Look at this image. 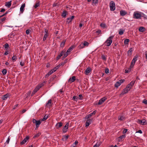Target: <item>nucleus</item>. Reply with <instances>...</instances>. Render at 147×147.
<instances>
[{
    "label": "nucleus",
    "instance_id": "obj_1",
    "mask_svg": "<svg viewBox=\"0 0 147 147\" xmlns=\"http://www.w3.org/2000/svg\"><path fill=\"white\" fill-rule=\"evenodd\" d=\"M133 16V18L137 19H141L142 17L145 18L146 16L143 13L138 11L134 12Z\"/></svg>",
    "mask_w": 147,
    "mask_h": 147
},
{
    "label": "nucleus",
    "instance_id": "obj_2",
    "mask_svg": "<svg viewBox=\"0 0 147 147\" xmlns=\"http://www.w3.org/2000/svg\"><path fill=\"white\" fill-rule=\"evenodd\" d=\"M46 82H47L46 81H44L43 82L41 83L40 84H39L33 90L32 96L33 94L36 92L41 88L45 84H46Z\"/></svg>",
    "mask_w": 147,
    "mask_h": 147
},
{
    "label": "nucleus",
    "instance_id": "obj_3",
    "mask_svg": "<svg viewBox=\"0 0 147 147\" xmlns=\"http://www.w3.org/2000/svg\"><path fill=\"white\" fill-rule=\"evenodd\" d=\"M113 37V36H110L108 38L105 42L106 46L107 47L110 46L112 42V39Z\"/></svg>",
    "mask_w": 147,
    "mask_h": 147
},
{
    "label": "nucleus",
    "instance_id": "obj_4",
    "mask_svg": "<svg viewBox=\"0 0 147 147\" xmlns=\"http://www.w3.org/2000/svg\"><path fill=\"white\" fill-rule=\"evenodd\" d=\"M138 58V55H136L135 56H134V57L133 59V60L131 62V64L130 65L131 68H132L133 67L136 61H137V60Z\"/></svg>",
    "mask_w": 147,
    "mask_h": 147
},
{
    "label": "nucleus",
    "instance_id": "obj_5",
    "mask_svg": "<svg viewBox=\"0 0 147 147\" xmlns=\"http://www.w3.org/2000/svg\"><path fill=\"white\" fill-rule=\"evenodd\" d=\"M110 9L111 11H114L115 9V4L113 1H111L110 3Z\"/></svg>",
    "mask_w": 147,
    "mask_h": 147
},
{
    "label": "nucleus",
    "instance_id": "obj_6",
    "mask_svg": "<svg viewBox=\"0 0 147 147\" xmlns=\"http://www.w3.org/2000/svg\"><path fill=\"white\" fill-rule=\"evenodd\" d=\"M137 122L139 124L142 125H145L147 123L146 120L145 119L142 120L138 119V120Z\"/></svg>",
    "mask_w": 147,
    "mask_h": 147
},
{
    "label": "nucleus",
    "instance_id": "obj_7",
    "mask_svg": "<svg viewBox=\"0 0 147 147\" xmlns=\"http://www.w3.org/2000/svg\"><path fill=\"white\" fill-rule=\"evenodd\" d=\"M89 44V43L86 41H84V42H82L80 45V48L81 49L84 48L85 47H87Z\"/></svg>",
    "mask_w": 147,
    "mask_h": 147
},
{
    "label": "nucleus",
    "instance_id": "obj_8",
    "mask_svg": "<svg viewBox=\"0 0 147 147\" xmlns=\"http://www.w3.org/2000/svg\"><path fill=\"white\" fill-rule=\"evenodd\" d=\"M25 7V3L23 4L22 5L20 8V14L23 13Z\"/></svg>",
    "mask_w": 147,
    "mask_h": 147
},
{
    "label": "nucleus",
    "instance_id": "obj_9",
    "mask_svg": "<svg viewBox=\"0 0 147 147\" xmlns=\"http://www.w3.org/2000/svg\"><path fill=\"white\" fill-rule=\"evenodd\" d=\"M87 120L86 121L85 123V126L87 127L88 126L90 125L91 123L92 119H87Z\"/></svg>",
    "mask_w": 147,
    "mask_h": 147
},
{
    "label": "nucleus",
    "instance_id": "obj_10",
    "mask_svg": "<svg viewBox=\"0 0 147 147\" xmlns=\"http://www.w3.org/2000/svg\"><path fill=\"white\" fill-rule=\"evenodd\" d=\"M96 110L94 111L92 113L86 116L85 117V119H88L90 118L93 115H95L96 114Z\"/></svg>",
    "mask_w": 147,
    "mask_h": 147
},
{
    "label": "nucleus",
    "instance_id": "obj_11",
    "mask_svg": "<svg viewBox=\"0 0 147 147\" xmlns=\"http://www.w3.org/2000/svg\"><path fill=\"white\" fill-rule=\"evenodd\" d=\"M107 98L106 97H104L98 101V105H100L103 103L104 101L107 99Z\"/></svg>",
    "mask_w": 147,
    "mask_h": 147
},
{
    "label": "nucleus",
    "instance_id": "obj_12",
    "mask_svg": "<svg viewBox=\"0 0 147 147\" xmlns=\"http://www.w3.org/2000/svg\"><path fill=\"white\" fill-rule=\"evenodd\" d=\"M125 137V135H122L118 137L117 139V140L119 142H121L122 141V140L123 138H124Z\"/></svg>",
    "mask_w": 147,
    "mask_h": 147
},
{
    "label": "nucleus",
    "instance_id": "obj_13",
    "mask_svg": "<svg viewBox=\"0 0 147 147\" xmlns=\"http://www.w3.org/2000/svg\"><path fill=\"white\" fill-rule=\"evenodd\" d=\"M45 34L44 35V37L43 39V41H45L48 36V31L47 30H45Z\"/></svg>",
    "mask_w": 147,
    "mask_h": 147
},
{
    "label": "nucleus",
    "instance_id": "obj_14",
    "mask_svg": "<svg viewBox=\"0 0 147 147\" xmlns=\"http://www.w3.org/2000/svg\"><path fill=\"white\" fill-rule=\"evenodd\" d=\"M92 71V69L90 67L87 68L85 71V74L88 75Z\"/></svg>",
    "mask_w": 147,
    "mask_h": 147
},
{
    "label": "nucleus",
    "instance_id": "obj_15",
    "mask_svg": "<svg viewBox=\"0 0 147 147\" xmlns=\"http://www.w3.org/2000/svg\"><path fill=\"white\" fill-rule=\"evenodd\" d=\"M76 80V77L75 76H73L71 78H69L68 80V82L70 83L74 82Z\"/></svg>",
    "mask_w": 147,
    "mask_h": 147
},
{
    "label": "nucleus",
    "instance_id": "obj_16",
    "mask_svg": "<svg viewBox=\"0 0 147 147\" xmlns=\"http://www.w3.org/2000/svg\"><path fill=\"white\" fill-rule=\"evenodd\" d=\"M29 137L28 136H27L26 137L24 140H23L21 142L20 144L22 145L24 144L29 139Z\"/></svg>",
    "mask_w": 147,
    "mask_h": 147
},
{
    "label": "nucleus",
    "instance_id": "obj_17",
    "mask_svg": "<svg viewBox=\"0 0 147 147\" xmlns=\"http://www.w3.org/2000/svg\"><path fill=\"white\" fill-rule=\"evenodd\" d=\"M74 16H71V17H69L68 18H67V22L68 23H69L71 22L72 20L74 19Z\"/></svg>",
    "mask_w": 147,
    "mask_h": 147
},
{
    "label": "nucleus",
    "instance_id": "obj_18",
    "mask_svg": "<svg viewBox=\"0 0 147 147\" xmlns=\"http://www.w3.org/2000/svg\"><path fill=\"white\" fill-rule=\"evenodd\" d=\"M63 125V123L61 122H59L56 123L55 126L58 129L61 127Z\"/></svg>",
    "mask_w": 147,
    "mask_h": 147
},
{
    "label": "nucleus",
    "instance_id": "obj_19",
    "mask_svg": "<svg viewBox=\"0 0 147 147\" xmlns=\"http://www.w3.org/2000/svg\"><path fill=\"white\" fill-rule=\"evenodd\" d=\"M118 119L120 121H123L125 119V117L123 115H121L118 117Z\"/></svg>",
    "mask_w": 147,
    "mask_h": 147
},
{
    "label": "nucleus",
    "instance_id": "obj_20",
    "mask_svg": "<svg viewBox=\"0 0 147 147\" xmlns=\"http://www.w3.org/2000/svg\"><path fill=\"white\" fill-rule=\"evenodd\" d=\"M127 14V12L124 10H121L120 11V15L124 16Z\"/></svg>",
    "mask_w": 147,
    "mask_h": 147
},
{
    "label": "nucleus",
    "instance_id": "obj_21",
    "mask_svg": "<svg viewBox=\"0 0 147 147\" xmlns=\"http://www.w3.org/2000/svg\"><path fill=\"white\" fill-rule=\"evenodd\" d=\"M9 94H7L3 96L2 97V99L3 100H6L7 98L9 97Z\"/></svg>",
    "mask_w": 147,
    "mask_h": 147
},
{
    "label": "nucleus",
    "instance_id": "obj_22",
    "mask_svg": "<svg viewBox=\"0 0 147 147\" xmlns=\"http://www.w3.org/2000/svg\"><path fill=\"white\" fill-rule=\"evenodd\" d=\"M41 121L40 120H37L35 123L36 127V128H38L39 127L41 123Z\"/></svg>",
    "mask_w": 147,
    "mask_h": 147
},
{
    "label": "nucleus",
    "instance_id": "obj_23",
    "mask_svg": "<svg viewBox=\"0 0 147 147\" xmlns=\"http://www.w3.org/2000/svg\"><path fill=\"white\" fill-rule=\"evenodd\" d=\"M67 14V12L66 11H64L62 13L61 16L63 18H65Z\"/></svg>",
    "mask_w": 147,
    "mask_h": 147
},
{
    "label": "nucleus",
    "instance_id": "obj_24",
    "mask_svg": "<svg viewBox=\"0 0 147 147\" xmlns=\"http://www.w3.org/2000/svg\"><path fill=\"white\" fill-rule=\"evenodd\" d=\"M128 91H127V90L125 88L123 90L122 93L120 94V95L121 96V95H123L125 94Z\"/></svg>",
    "mask_w": 147,
    "mask_h": 147
},
{
    "label": "nucleus",
    "instance_id": "obj_25",
    "mask_svg": "<svg viewBox=\"0 0 147 147\" xmlns=\"http://www.w3.org/2000/svg\"><path fill=\"white\" fill-rule=\"evenodd\" d=\"M145 28L143 27H140L139 29V31L140 32H143L145 31Z\"/></svg>",
    "mask_w": 147,
    "mask_h": 147
},
{
    "label": "nucleus",
    "instance_id": "obj_26",
    "mask_svg": "<svg viewBox=\"0 0 147 147\" xmlns=\"http://www.w3.org/2000/svg\"><path fill=\"white\" fill-rule=\"evenodd\" d=\"M74 47V46H71V47H70L67 50V52H68L70 54L71 51L73 50Z\"/></svg>",
    "mask_w": 147,
    "mask_h": 147
},
{
    "label": "nucleus",
    "instance_id": "obj_27",
    "mask_svg": "<svg viewBox=\"0 0 147 147\" xmlns=\"http://www.w3.org/2000/svg\"><path fill=\"white\" fill-rule=\"evenodd\" d=\"M52 100L50 99L49 100L46 104V106L48 107V106H51V105Z\"/></svg>",
    "mask_w": 147,
    "mask_h": 147
},
{
    "label": "nucleus",
    "instance_id": "obj_28",
    "mask_svg": "<svg viewBox=\"0 0 147 147\" xmlns=\"http://www.w3.org/2000/svg\"><path fill=\"white\" fill-rule=\"evenodd\" d=\"M11 1L7 2L5 3V5L7 7H10L11 5Z\"/></svg>",
    "mask_w": 147,
    "mask_h": 147
},
{
    "label": "nucleus",
    "instance_id": "obj_29",
    "mask_svg": "<svg viewBox=\"0 0 147 147\" xmlns=\"http://www.w3.org/2000/svg\"><path fill=\"white\" fill-rule=\"evenodd\" d=\"M124 32V30L120 29L119 32V34L120 35H122V34H123Z\"/></svg>",
    "mask_w": 147,
    "mask_h": 147
},
{
    "label": "nucleus",
    "instance_id": "obj_30",
    "mask_svg": "<svg viewBox=\"0 0 147 147\" xmlns=\"http://www.w3.org/2000/svg\"><path fill=\"white\" fill-rule=\"evenodd\" d=\"M129 39H125V40H124V44L125 45H127L128 44V42H129Z\"/></svg>",
    "mask_w": 147,
    "mask_h": 147
},
{
    "label": "nucleus",
    "instance_id": "obj_31",
    "mask_svg": "<svg viewBox=\"0 0 147 147\" xmlns=\"http://www.w3.org/2000/svg\"><path fill=\"white\" fill-rule=\"evenodd\" d=\"M131 88V86H130V85L128 84L127 85L126 87L125 88L127 90V91H129L130 89Z\"/></svg>",
    "mask_w": 147,
    "mask_h": 147
},
{
    "label": "nucleus",
    "instance_id": "obj_32",
    "mask_svg": "<svg viewBox=\"0 0 147 147\" xmlns=\"http://www.w3.org/2000/svg\"><path fill=\"white\" fill-rule=\"evenodd\" d=\"M78 97L76 96H74L73 97V100L76 101H78Z\"/></svg>",
    "mask_w": 147,
    "mask_h": 147
},
{
    "label": "nucleus",
    "instance_id": "obj_33",
    "mask_svg": "<svg viewBox=\"0 0 147 147\" xmlns=\"http://www.w3.org/2000/svg\"><path fill=\"white\" fill-rule=\"evenodd\" d=\"M4 47L6 50H7L9 47V44L7 43L5 44L4 45Z\"/></svg>",
    "mask_w": 147,
    "mask_h": 147
},
{
    "label": "nucleus",
    "instance_id": "obj_34",
    "mask_svg": "<svg viewBox=\"0 0 147 147\" xmlns=\"http://www.w3.org/2000/svg\"><path fill=\"white\" fill-rule=\"evenodd\" d=\"M136 81V80L132 81L129 84L130 85V86H131V87H132L135 83Z\"/></svg>",
    "mask_w": 147,
    "mask_h": 147
},
{
    "label": "nucleus",
    "instance_id": "obj_35",
    "mask_svg": "<svg viewBox=\"0 0 147 147\" xmlns=\"http://www.w3.org/2000/svg\"><path fill=\"white\" fill-rule=\"evenodd\" d=\"M59 67V65H57L56 67H54L53 69V70L54 71V72L56 71L57 69H58Z\"/></svg>",
    "mask_w": 147,
    "mask_h": 147
},
{
    "label": "nucleus",
    "instance_id": "obj_36",
    "mask_svg": "<svg viewBox=\"0 0 147 147\" xmlns=\"http://www.w3.org/2000/svg\"><path fill=\"white\" fill-rule=\"evenodd\" d=\"M121 85L120 83L119 82H117L115 84V86L116 87H118Z\"/></svg>",
    "mask_w": 147,
    "mask_h": 147
},
{
    "label": "nucleus",
    "instance_id": "obj_37",
    "mask_svg": "<svg viewBox=\"0 0 147 147\" xmlns=\"http://www.w3.org/2000/svg\"><path fill=\"white\" fill-rule=\"evenodd\" d=\"M100 26L103 28H106L107 27V26L106 24L104 23H101L100 24Z\"/></svg>",
    "mask_w": 147,
    "mask_h": 147
},
{
    "label": "nucleus",
    "instance_id": "obj_38",
    "mask_svg": "<svg viewBox=\"0 0 147 147\" xmlns=\"http://www.w3.org/2000/svg\"><path fill=\"white\" fill-rule=\"evenodd\" d=\"M68 128L64 126L62 130L63 131V133H65L67 131Z\"/></svg>",
    "mask_w": 147,
    "mask_h": 147
},
{
    "label": "nucleus",
    "instance_id": "obj_39",
    "mask_svg": "<svg viewBox=\"0 0 147 147\" xmlns=\"http://www.w3.org/2000/svg\"><path fill=\"white\" fill-rule=\"evenodd\" d=\"M40 132H38L36 134H35L33 138H35L36 137H37L40 136Z\"/></svg>",
    "mask_w": 147,
    "mask_h": 147
},
{
    "label": "nucleus",
    "instance_id": "obj_40",
    "mask_svg": "<svg viewBox=\"0 0 147 147\" xmlns=\"http://www.w3.org/2000/svg\"><path fill=\"white\" fill-rule=\"evenodd\" d=\"M100 145V142H97L94 145L93 147H98Z\"/></svg>",
    "mask_w": 147,
    "mask_h": 147
},
{
    "label": "nucleus",
    "instance_id": "obj_41",
    "mask_svg": "<svg viewBox=\"0 0 147 147\" xmlns=\"http://www.w3.org/2000/svg\"><path fill=\"white\" fill-rule=\"evenodd\" d=\"M133 51V50L132 48H131L127 52L128 54H131V53Z\"/></svg>",
    "mask_w": 147,
    "mask_h": 147
},
{
    "label": "nucleus",
    "instance_id": "obj_42",
    "mask_svg": "<svg viewBox=\"0 0 147 147\" xmlns=\"http://www.w3.org/2000/svg\"><path fill=\"white\" fill-rule=\"evenodd\" d=\"M131 68H131V67H130V69H126L125 70V73H128V72H130L131 71Z\"/></svg>",
    "mask_w": 147,
    "mask_h": 147
},
{
    "label": "nucleus",
    "instance_id": "obj_43",
    "mask_svg": "<svg viewBox=\"0 0 147 147\" xmlns=\"http://www.w3.org/2000/svg\"><path fill=\"white\" fill-rule=\"evenodd\" d=\"M65 42V40H63L62 42H61L60 44V46L61 47H64Z\"/></svg>",
    "mask_w": 147,
    "mask_h": 147
},
{
    "label": "nucleus",
    "instance_id": "obj_44",
    "mask_svg": "<svg viewBox=\"0 0 147 147\" xmlns=\"http://www.w3.org/2000/svg\"><path fill=\"white\" fill-rule=\"evenodd\" d=\"M69 54V53L68 52H67V51L66 53H65L64 54V58H65Z\"/></svg>",
    "mask_w": 147,
    "mask_h": 147
},
{
    "label": "nucleus",
    "instance_id": "obj_45",
    "mask_svg": "<svg viewBox=\"0 0 147 147\" xmlns=\"http://www.w3.org/2000/svg\"><path fill=\"white\" fill-rule=\"evenodd\" d=\"M48 115H45L43 119H42V121H44L46 120L48 118Z\"/></svg>",
    "mask_w": 147,
    "mask_h": 147
},
{
    "label": "nucleus",
    "instance_id": "obj_46",
    "mask_svg": "<svg viewBox=\"0 0 147 147\" xmlns=\"http://www.w3.org/2000/svg\"><path fill=\"white\" fill-rule=\"evenodd\" d=\"M2 72L3 75H5L7 73V70L5 69H3V70Z\"/></svg>",
    "mask_w": 147,
    "mask_h": 147
},
{
    "label": "nucleus",
    "instance_id": "obj_47",
    "mask_svg": "<svg viewBox=\"0 0 147 147\" xmlns=\"http://www.w3.org/2000/svg\"><path fill=\"white\" fill-rule=\"evenodd\" d=\"M54 72V71L53 70V69L51 70V71H49L48 74L49 75H51Z\"/></svg>",
    "mask_w": 147,
    "mask_h": 147
},
{
    "label": "nucleus",
    "instance_id": "obj_48",
    "mask_svg": "<svg viewBox=\"0 0 147 147\" xmlns=\"http://www.w3.org/2000/svg\"><path fill=\"white\" fill-rule=\"evenodd\" d=\"M39 3H36L34 6V8H37L39 6Z\"/></svg>",
    "mask_w": 147,
    "mask_h": 147
},
{
    "label": "nucleus",
    "instance_id": "obj_49",
    "mask_svg": "<svg viewBox=\"0 0 147 147\" xmlns=\"http://www.w3.org/2000/svg\"><path fill=\"white\" fill-rule=\"evenodd\" d=\"M30 32H31V30H30V29H28V30H26V34H30Z\"/></svg>",
    "mask_w": 147,
    "mask_h": 147
},
{
    "label": "nucleus",
    "instance_id": "obj_50",
    "mask_svg": "<svg viewBox=\"0 0 147 147\" xmlns=\"http://www.w3.org/2000/svg\"><path fill=\"white\" fill-rule=\"evenodd\" d=\"M17 59V57L16 56H13L12 58V60L16 61Z\"/></svg>",
    "mask_w": 147,
    "mask_h": 147
},
{
    "label": "nucleus",
    "instance_id": "obj_51",
    "mask_svg": "<svg viewBox=\"0 0 147 147\" xmlns=\"http://www.w3.org/2000/svg\"><path fill=\"white\" fill-rule=\"evenodd\" d=\"M79 97V99L81 100H82L83 99V97L82 94H80L78 96Z\"/></svg>",
    "mask_w": 147,
    "mask_h": 147
},
{
    "label": "nucleus",
    "instance_id": "obj_52",
    "mask_svg": "<svg viewBox=\"0 0 147 147\" xmlns=\"http://www.w3.org/2000/svg\"><path fill=\"white\" fill-rule=\"evenodd\" d=\"M69 137V136L68 135H65L64 136V138L65 139V140H67Z\"/></svg>",
    "mask_w": 147,
    "mask_h": 147
},
{
    "label": "nucleus",
    "instance_id": "obj_53",
    "mask_svg": "<svg viewBox=\"0 0 147 147\" xmlns=\"http://www.w3.org/2000/svg\"><path fill=\"white\" fill-rule=\"evenodd\" d=\"M127 131V129H124L123 131V134H125L126 133Z\"/></svg>",
    "mask_w": 147,
    "mask_h": 147
},
{
    "label": "nucleus",
    "instance_id": "obj_54",
    "mask_svg": "<svg viewBox=\"0 0 147 147\" xmlns=\"http://www.w3.org/2000/svg\"><path fill=\"white\" fill-rule=\"evenodd\" d=\"M142 103L144 104L145 105H147V100L144 99Z\"/></svg>",
    "mask_w": 147,
    "mask_h": 147
},
{
    "label": "nucleus",
    "instance_id": "obj_55",
    "mask_svg": "<svg viewBox=\"0 0 147 147\" xmlns=\"http://www.w3.org/2000/svg\"><path fill=\"white\" fill-rule=\"evenodd\" d=\"M98 0H93V3L95 4L97 3Z\"/></svg>",
    "mask_w": 147,
    "mask_h": 147
},
{
    "label": "nucleus",
    "instance_id": "obj_56",
    "mask_svg": "<svg viewBox=\"0 0 147 147\" xmlns=\"http://www.w3.org/2000/svg\"><path fill=\"white\" fill-rule=\"evenodd\" d=\"M125 81V80L124 79L123 80H120L118 82H119L120 83V84H121L122 83Z\"/></svg>",
    "mask_w": 147,
    "mask_h": 147
},
{
    "label": "nucleus",
    "instance_id": "obj_57",
    "mask_svg": "<svg viewBox=\"0 0 147 147\" xmlns=\"http://www.w3.org/2000/svg\"><path fill=\"white\" fill-rule=\"evenodd\" d=\"M102 59L104 60H106V58L105 57V56L104 55H102Z\"/></svg>",
    "mask_w": 147,
    "mask_h": 147
},
{
    "label": "nucleus",
    "instance_id": "obj_58",
    "mask_svg": "<svg viewBox=\"0 0 147 147\" xmlns=\"http://www.w3.org/2000/svg\"><path fill=\"white\" fill-rule=\"evenodd\" d=\"M109 72V70L108 68H106L105 70V73L108 74Z\"/></svg>",
    "mask_w": 147,
    "mask_h": 147
},
{
    "label": "nucleus",
    "instance_id": "obj_59",
    "mask_svg": "<svg viewBox=\"0 0 147 147\" xmlns=\"http://www.w3.org/2000/svg\"><path fill=\"white\" fill-rule=\"evenodd\" d=\"M65 64V63H64L63 62H62L60 63L58 65H59V67L61 66H63Z\"/></svg>",
    "mask_w": 147,
    "mask_h": 147
},
{
    "label": "nucleus",
    "instance_id": "obj_60",
    "mask_svg": "<svg viewBox=\"0 0 147 147\" xmlns=\"http://www.w3.org/2000/svg\"><path fill=\"white\" fill-rule=\"evenodd\" d=\"M10 138H9V137H8V139L6 140V143H7V144H9V141H10Z\"/></svg>",
    "mask_w": 147,
    "mask_h": 147
},
{
    "label": "nucleus",
    "instance_id": "obj_61",
    "mask_svg": "<svg viewBox=\"0 0 147 147\" xmlns=\"http://www.w3.org/2000/svg\"><path fill=\"white\" fill-rule=\"evenodd\" d=\"M69 122H67L66 123V124L65 125V127H67V128H68V127L69 126Z\"/></svg>",
    "mask_w": 147,
    "mask_h": 147
},
{
    "label": "nucleus",
    "instance_id": "obj_62",
    "mask_svg": "<svg viewBox=\"0 0 147 147\" xmlns=\"http://www.w3.org/2000/svg\"><path fill=\"white\" fill-rule=\"evenodd\" d=\"M65 52V51L64 50H63L61 51V53H60V54L62 55H64V54Z\"/></svg>",
    "mask_w": 147,
    "mask_h": 147
},
{
    "label": "nucleus",
    "instance_id": "obj_63",
    "mask_svg": "<svg viewBox=\"0 0 147 147\" xmlns=\"http://www.w3.org/2000/svg\"><path fill=\"white\" fill-rule=\"evenodd\" d=\"M6 50V51L5 52V53H4V55H7L8 54V51H7V50Z\"/></svg>",
    "mask_w": 147,
    "mask_h": 147
},
{
    "label": "nucleus",
    "instance_id": "obj_64",
    "mask_svg": "<svg viewBox=\"0 0 147 147\" xmlns=\"http://www.w3.org/2000/svg\"><path fill=\"white\" fill-rule=\"evenodd\" d=\"M136 133H139L141 134L142 133V131L141 130H139L138 131H137Z\"/></svg>",
    "mask_w": 147,
    "mask_h": 147
}]
</instances>
